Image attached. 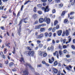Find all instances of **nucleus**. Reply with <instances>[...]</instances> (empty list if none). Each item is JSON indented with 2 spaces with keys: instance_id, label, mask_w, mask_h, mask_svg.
<instances>
[{
  "instance_id": "12",
  "label": "nucleus",
  "mask_w": 75,
  "mask_h": 75,
  "mask_svg": "<svg viewBox=\"0 0 75 75\" xmlns=\"http://www.w3.org/2000/svg\"><path fill=\"white\" fill-rule=\"evenodd\" d=\"M51 50V51H53L54 50V47L51 46V47H49L47 48V50L48 51H50Z\"/></svg>"
},
{
  "instance_id": "7",
  "label": "nucleus",
  "mask_w": 75,
  "mask_h": 75,
  "mask_svg": "<svg viewBox=\"0 0 75 75\" xmlns=\"http://www.w3.org/2000/svg\"><path fill=\"white\" fill-rule=\"evenodd\" d=\"M54 61V58L53 57H52V59H49V62L50 64H52Z\"/></svg>"
},
{
  "instance_id": "32",
  "label": "nucleus",
  "mask_w": 75,
  "mask_h": 75,
  "mask_svg": "<svg viewBox=\"0 0 75 75\" xmlns=\"http://www.w3.org/2000/svg\"><path fill=\"white\" fill-rule=\"evenodd\" d=\"M28 53H29V52L26 51L25 52V54H26V55H29V54H28Z\"/></svg>"
},
{
  "instance_id": "59",
  "label": "nucleus",
  "mask_w": 75,
  "mask_h": 75,
  "mask_svg": "<svg viewBox=\"0 0 75 75\" xmlns=\"http://www.w3.org/2000/svg\"><path fill=\"white\" fill-rule=\"evenodd\" d=\"M52 44H55V40H52Z\"/></svg>"
},
{
  "instance_id": "54",
  "label": "nucleus",
  "mask_w": 75,
  "mask_h": 75,
  "mask_svg": "<svg viewBox=\"0 0 75 75\" xmlns=\"http://www.w3.org/2000/svg\"><path fill=\"white\" fill-rule=\"evenodd\" d=\"M42 63L43 64H46V62L44 61H42Z\"/></svg>"
},
{
  "instance_id": "9",
  "label": "nucleus",
  "mask_w": 75,
  "mask_h": 75,
  "mask_svg": "<svg viewBox=\"0 0 75 75\" xmlns=\"http://www.w3.org/2000/svg\"><path fill=\"white\" fill-rule=\"evenodd\" d=\"M62 33V30H58L57 32V34L58 36H61V35Z\"/></svg>"
},
{
  "instance_id": "39",
  "label": "nucleus",
  "mask_w": 75,
  "mask_h": 75,
  "mask_svg": "<svg viewBox=\"0 0 75 75\" xmlns=\"http://www.w3.org/2000/svg\"><path fill=\"white\" fill-rule=\"evenodd\" d=\"M23 21V20H21L20 22V23L19 24V25H20L19 27H20V26H21V24L22 23V21Z\"/></svg>"
},
{
  "instance_id": "26",
  "label": "nucleus",
  "mask_w": 75,
  "mask_h": 75,
  "mask_svg": "<svg viewBox=\"0 0 75 75\" xmlns=\"http://www.w3.org/2000/svg\"><path fill=\"white\" fill-rule=\"evenodd\" d=\"M43 55V57H47V53L45 52Z\"/></svg>"
},
{
  "instance_id": "52",
  "label": "nucleus",
  "mask_w": 75,
  "mask_h": 75,
  "mask_svg": "<svg viewBox=\"0 0 75 75\" xmlns=\"http://www.w3.org/2000/svg\"><path fill=\"white\" fill-rule=\"evenodd\" d=\"M13 71H17V68H15L12 70Z\"/></svg>"
},
{
  "instance_id": "62",
  "label": "nucleus",
  "mask_w": 75,
  "mask_h": 75,
  "mask_svg": "<svg viewBox=\"0 0 75 75\" xmlns=\"http://www.w3.org/2000/svg\"><path fill=\"white\" fill-rule=\"evenodd\" d=\"M63 52L64 54H65L66 52H67V50H64L63 51Z\"/></svg>"
},
{
  "instance_id": "22",
  "label": "nucleus",
  "mask_w": 75,
  "mask_h": 75,
  "mask_svg": "<svg viewBox=\"0 0 75 75\" xmlns=\"http://www.w3.org/2000/svg\"><path fill=\"white\" fill-rule=\"evenodd\" d=\"M62 52H63L61 50H59V55L60 56H61V55H62Z\"/></svg>"
},
{
  "instance_id": "45",
  "label": "nucleus",
  "mask_w": 75,
  "mask_h": 75,
  "mask_svg": "<svg viewBox=\"0 0 75 75\" xmlns=\"http://www.w3.org/2000/svg\"><path fill=\"white\" fill-rule=\"evenodd\" d=\"M16 52V50H15V47H13V51L12 52V53L13 54H15V52Z\"/></svg>"
},
{
  "instance_id": "15",
  "label": "nucleus",
  "mask_w": 75,
  "mask_h": 75,
  "mask_svg": "<svg viewBox=\"0 0 75 75\" xmlns=\"http://www.w3.org/2000/svg\"><path fill=\"white\" fill-rule=\"evenodd\" d=\"M28 21V19L27 18H26L25 19H22V21L23 22L25 23H27V21Z\"/></svg>"
},
{
  "instance_id": "49",
  "label": "nucleus",
  "mask_w": 75,
  "mask_h": 75,
  "mask_svg": "<svg viewBox=\"0 0 75 75\" xmlns=\"http://www.w3.org/2000/svg\"><path fill=\"white\" fill-rule=\"evenodd\" d=\"M59 49H60V50H62V46H61L60 45H59Z\"/></svg>"
},
{
  "instance_id": "23",
  "label": "nucleus",
  "mask_w": 75,
  "mask_h": 75,
  "mask_svg": "<svg viewBox=\"0 0 75 75\" xmlns=\"http://www.w3.org/2000/svg\"><path fill=\"white\" fill-rule=\"evenodd\" d=\"M40 31L42 32V31H45V28H40Z\"/></svg>"
},
{
  "instance_id": "10",
  "label": "nucleus",
  "mask_w": 75,
  "mask_h": 75,
  "mask_svg": "<svg viewBox=\"0 0 75 75\" xmlns=\"http://www.w3.org/2000/svg\"><path fill=\"white\" fill-rule=\"evenodd\" d=\"M53 71L54 72V73H55V74H57V73L58 72V70L54 68L53 69Z\"/></svg>"
},
{
  "instance_id": "56",
  "label": "nucleus",
  "mask_w": 75,
  "mask_h": 75,
  "mask_svg": "<svg viewBox=\"0 0 75 75\" xmlns=\"http://www.w3.org/2000/svg\"><path fill=\"white\" fill-rule=\"evenodd\" d=\"M67 46L65 45H64L63 47V48H64V49L66 48H67Z\"/></svg>"
},
{
  "instance_id": "55",
  "label": "nucleus",
  "mask_w": 75,
  "mask_h": 75,
  "mask_svg": "<svg viewBox=\"0 0 75 75\" xmlns=\"http://www.w3.org/2000/svg\"><path fill=\"white\" fill-rule=\"evenodd\" d=\"M71 47L73 49V50H74V49H75V46H74V45H72Z\"/></svg>"
},
{
  "instance_id": "48",
  "label": "nucleus",
  "mask_w": 75,
  "mask_h": 75,
  "mask_svg": "<svg viewBox=\"0 0 75 75\" xmlns=\"http://www.w3.org/2000/svg\"><path fill=\"white\" fill-rule=\"evenodd\" d=\"M2 18H7V15H5L4 16H2Z\"/></svg>"
},
{
  "instance_id": "31",
  "label": "nucleus",
  "mask_w": 75,
  "mask_h": 75,
  "mask_svg": "<svg viewBox=\"0 0 75 75\" xmlns=\"http://www.w3.org/2000/svg\"><path fill=\"white\" fill-rule=\"evenodd\" d=\"M33 11L35 12H37V7H34L33 9Z\"/></svg>"
},
{
  "instance_id": "16",
  "label": "nucleus",
  "mask_w": 75,
  "mask_h": 75,
  "mask_svg": "<svg viewBox=\"0 0 75 75\" xmlns=\"http://www.w3.org/2000/svg\"><path fill=\"white\" fill-rule=\"evenodd\" d=\"M21 31V26H20V28H19V29L18 31V35L20 36V32Z\"/></svg>"
},
{
  "instance_id": "41",
  "label": "nucleus",
  "mask_w": 75,
  "mask_h": 75,
  "mask_svg": "<svg viewBox=\"0 0 75 75\" xmlns=\"http://www.w3.org/2000/svg\"><path fill=\"white\" fill-rule=\"evenodd\" d=\"M42 46H43V45L42 44H40L39 45V47L40 48H41V47H42Z\"/></svg>"
},
{
  "instance_id": "40",
  "label": "nucleus",
  "mask_w": 75,
  "mask_h": 75,
  "mask_svg": "<svg viewBox=\"0 0 75 75\" xmlns=\"http://www.w3.org/2000/svg\"><path fill=\"white\" fill-rule=\"evenodd\" d=\"M1 29L2 30H5V28L3 26H1Z\"/></svg>"
},
{
  "instance_id": "8",
  "label": "nucleus",
  "mask_w": 75,
  "mask_h": 75,
  "mask_svg": "<svg viewBox=\"0 0 75 75\" xmlns=\"http://www.w3.org/2000/svg\"><path fill=\"white\" fill-rule=\"evenodd\" d=\"M68 30H67L66 31V36H68V35H69V31H71V29L69 28L68 29Z\"/></svg>"
},
{
  "instance_id": "51",
  "label": "nucleus",
  "mask_w": 75,
  "mask_h": 75,
  "mask_svg": "<svg viewBox=\"0 0 75 75\" xmlns=\"http://www.w3.org/2000/svg\"><path fill=\"white\" fill-rule=\"evenodd\" d=\"M59 28V25H57L56 26V29H58Z\"/></svg>"
},
{
  "instance_id": "30",
  "label": "nucleus",
  "mask_w": 75,
  "mask_h": 75,
  "mask_svg": "<svg viewBox=\"0 0 75 75\" xmlns=\"http://www.w3.org/2000/svg\"><path fill=\"white\" fill-rule=\"evenodd\" d=\"M37 15L36 14H34L33 15V17L34 18H37Z\"/></svg>"
},
{
  "instance_id": "2",
  "label": "nucleus",
  "mask_w": 75,
  "mask_h": 75,
  "mask_svg": "<svg viewBox=\"0 0 75 75\" xmlns=\"http://www.w3.org/2000/svg\"><path fill=\"white\" fill-rule=\"evenodd\" d=\"M45 22H46L47 24H50V19L48 18L47 17H45L44 18Z\"/></svg>"
},
{
  "instance_id": "33",
  "label": "nucleus",
  "mask_w": 75,
  "mask_h": 75,
  "mask_svg": "<svg viewBox=\"0 0 75 75\" xmlns=\"http://www.w3.org/2000/svg\"><path fill=\"white\" fill-rule=\"evenodd\" d=\"M64 22L65 23H66L67 24H68V20L67 19H65L64 21Z\"/></svg>"
},
{
  "instance_id": "13",
  "label": "nucleus",
  "mask_w": 75,
  "mask_h": 75,
  "mask_svg": "<svg viewBox=\"0 0 75 75\" xmlns=\"http://www.w3.org/2000/svg\"><path fill=\"white\" fill-rule=\"evenodd\" d=\"M36 37L37 38H41L42 37H43V34H41L40 35H37Z\"/></svg>"
},
{
  "instance_id": "42",
  "label": "nucleus",
  "mask_w": 75,
  "mask_h": 75,
  "mask_svg": "<svg viewBox=\"0 0 75 75\" xmlns=\"http://www.w3.org/2000/svg\"><path fill=\"white\" fill-rule=\"evenodd\" d=\"M44 34H45V35L46 37H47L48 36V34L47 32H46V33H45Z\"/></svg>"
},
{
  "instance_id": "18",
  "label": "nucleus",
  "mask_w": 75,
  "mask_h": 75,
  "mask_svg": "<svg viewBox=\"0 0 75 75\" xmlns=\"http://www.w3.org/2000/svg\"><path fill=\"white\" fill-rule=\"evenodd\" d=\"M58 24V21L56 20L54 22V25H57Z\"/></svg>"
},
{
  "instance_id": "21",
  "label": "nucleus",
  "mask_w": 75,
  "mask_h": 75,
  "mask_svg": "<svg viewBox=\"0 0 75 75\" xmlns=\"http://www.w3.org/2000/svg\"><path fill=\"white\" fill-rule=\"evenodd\" d=\"M58 64V62L57 61H55L54 62V67H55L56 66H57V65Z\"/></svg>"
},
{
  "instance_id": "27",
  "label": "nucleus",
  "mask_w": 75,
  "mask_h": 75,
  "mask_svg": "<svg viewBox=\"0 0 75 75\" xmlns=\"http://www.w3.org/2000/svg\"><path fill=\"white\" fill-rule=\"evenodd\" d=\"M29 2H31V1L28 0L27 1H26L25 3L24 4V5H25V4H27L28 3H29Z\"/></svg>"
},
{
  "instance_id": "34",
  "label": "nucleus",
  "mask_w": 75,
  "mask_h": 75,
  "mask_svg": "<svg viewBox=\"0 0 75 75\" xmlns=\"http://www.w3.org/2000/svg\"><path fill=\"white\" fill-rule=\"evenodd\" d=\"M4 6H3L2 7V6H1L0 7V10H3V8H4Z\"/></svg>"
},
{
  "instance_id": "17",
  "label": "nucleus",
  "mask_w": 75,
  "mask_h": 75,
  "mask_svg": "<svg viewBox=\"0 0 75 75\" xmlns=\"http://www.w3.org/2000/svg\"><path fill=\"white\" fill-rule=\"evenodd\" d=\"M41 28V25H39L38 26H36L35 28V29H36L37 30V29H40V28Z\"/></svg>"
},
{
  "instance_id": "61",
  "label": "nucleus",
  "mask_w": 75,
  "mask_h": 75,
  "mask_svg": "<svg viewBox=\"0 0 75 75\" xmlns=\"http://www.w3.org/2000/svg\"><path fill=\"white\" fill-rule=\"evenodd\" d=\"M41 1H42V2H46L47 1V0H41Z\"/></svg>"
},
{
  "instance_id": "6",
  "label": "nucleus",
  "mask_w": 75,
  "mask_h": 75,
  "mask_svg": "<svg viewBox=\"0 0 75 75\" xmlns=\"http://www.w3.org/2000/svg\"><path fill=\"white\" fill-rule=\"evenodd\" d=\"M23 75H28V70L26 69L23 71Z\"/></svg>"
},
{
  "instance_id": "3",
  "label": "nucleus",
  "mask_w": 75,
  "mask_h": 75,
  "mask_svg": "<svg viewBox=\"0 0 75 75\" xmlns=\"http://www.w3.org/2000/svg\"><path fill=\"white\" fill-rule=\"evenodd\" d=\"M72 66L71 65H69L68 66H67L66 67V68L67 69L68 71H71V69H72Z\"/></svg>"
},
{
  "instance_id": "5",
  "label": "nucleus",
  "mask_w": 75,
  "mask_h": 75,
  "mask_svg": "<svg viewBox=\"0 0 75 75\" xmlns=\"http://www.w3.org/2000/svg\"><path fill=\"white\" fill-rule=\"evenodd\" d=\"M56 56L57 58L59 59V54L58 53V52L57 51H56L55 52L53 53V55L54 56Z\"/></svg>"
},
{
  "instance_id": "50",
  "label": "nucleus",
  "mask_w": 75,
  "mask_h": 75,
  "mask_svg": "<svg viewBox=\"0 0 75 75\" xmlns=\"http://www.w3.org/2000/svg\"><path fill=\"white\" fill-rule=\"evenodd\" d=\"M56 11H55V9H53L52 10V13H55Z\"/></svg>"
},
{
  "instance_id": "19",
  "label": "nucleus",
  "mask_w": 75,
  "mask_h": 75,
  "mask_svg": "<svg viewBox=\"0 0 75 75\" xmlns=\"http://www.w3.org/2000/svg\"><path fill=\"white\" fill-rule=\"evenodd\" d=\"M44 54V52H41V51H40L39 52V55H40V56H42V55Z\"/></svg>"
},
{
  "instance_id": "47",
  "label": "nucleus",
  "mask_w": 75,
  "mask_h": 75,
  "mask_svg": "<svg viewBox=\"0 0 75 75\" xmlns=\"http://www.w3.org/2000/svg\"><path fill=\"white\" fill-rule=\"evenodd\" d=\"M48 35L50 37H51V35H52V33L51 32H50L49 34Z\"/></svg>"
},
{
  "instance_id": "4",
  "label": "nucleus",
  "mask_w": 75,
  "mask_h": 75,
  "mask_svg": "<svg viewBox=\"0 0 75 75\" xmlns=\"http://www.w3.org/2000/svg\"><path fill=\"white\" fill-rule=\"evenodd\" d=\"M34 51H32L29 52V55L31 57V56H34Z\"/></svg>"
},
{
  "instance_id": "60",
  "label": "nucleus",
  "mask_w": 75,
  "mask_h": 75,
  "mask_svg": "<svg viewBox=\"0 0 75 75\" xmlns=\"http://www.w3.org/2000/svg\"><path fill=\"white\" fill-rule=\"evenodd\" d=\"M5 64H8V62L7 61L5 62Z\"/></svg>"
},
{
  "instance_id": "20",
  "label": "nucleus",
  "mask_w": 75,
  "mask_h": 75,
  "mask_svg": "<svg viewBox=\"0 0 75 75\" xmlns=\"http://www.w3.org/2000/svg\"><path fill=\"white\" fill-rule=\"evenodd\" d=\"M20 61V62H24V58H23V57L21 58Z\"/></svg>"
},
{
  "instance_id": "44",
  "label": "nucleus",
  "mask_w": 75,
  "mask_h": 75,
  "mask_svg": "<svg viewBox=\"0 0 75 75\" xmlns=\"http://www.w3.org/2000/svg\"><path fill=\"white\" fill-rule=\"evenodd\" d=\"M59 7H63V5L62 4H59Z\"/></svg>"
},
{
  "instance_id": "43",
  "label": "nucleus",
  "mask_w": 75,
  "mask_h": 75,
  "mask_svg": "<svg viewBox=\"0 0 75 75\" xmlns=\"http://www.w3.org/2000/svg\"><path fill=\"white\" fill-rule=\"evenodd\" d=\"M56 28H54L52 30V31L53 32H55V30H56Z\"/></svg>"
},
{
  "instance_id": "1",
  "label": "nucleus",
  "mask_w": 75,
  "mask_h": 75,
  "mask_svg": "<svg viewBox=\"0 0 75 75\" xmlns=\"http://www.w3.org/2000/svg\"><path fill=\"white\" fill-rule=\"evenodd\" d=\"M41 9L43 11H44V12L45 13L46 12H48L50 11V8H49V6H47L45 7H42L41 8Z\"/></svg>"
},
{
  "instance_id": "24",
  "label": "nucleus",
  "mask_w": 75,
  "mask_h": 75,
  "mask_svg": "<svg viewBox=\"0 0 75 75\" xmlns=\"http://www.w3.org/2000/svg\"><path fill=\"white\" fill-rule=\"evenodd\" d=\"M14 65V63L13 62H11L9 64V67H12Z\"/></svg>"
},
{
  "instance_id": "64",
  "label": "nucleus",
  "mask_w": 75,
  "mask_h": 75,
  "mask_svg": "<svg viewBox=\"0 0 75 75\" xmlns=\"http://www.w3.org/2000/svg\"><path fill=\"white\" fill-rule=\"evenodd\" d=\"M56 1L57 3H59V2H60V0H56Z\"/></svg>"
},
{
  "instance_id": "53",
  "label": "nucleus",
  "mask_w": 75,
  "mask_h": 75,
  "mask_svg": "<svg viewBox=\"0 0 75 75\" xmlns=\"http://www.w3.org/2000/svg\"><path fill=\"white\" fill-rule=\"evenodd\" d=\"M2 55H1V56L2 58L4 59L5 58V56L4 55L3 53H2Z\"/></svg>"
},
{
  "instance_id": "14",
  "label": "nucleus",
  "mask_w": 75,
  "mask_h": 75,
  "mask_svg": "<svg viewBox=\"0 0 75 75\" xmlns=\"http://www.w3.org/2000/svg\"><path fill=\"white\" fill-rule=\"evenodd\" d=\"M44 21V18H40L39 20V22L40 23H42Z\"/></svg>"
},
{
  "instance_id": "58",
  "label": "nucleus",
  "mask_w": 75,
  "mask_h": 75,
  "mask_svg": "<svg viewBox=\"0 0 75 75\" xmlns=\"http://www.w3.org/2000/svg\"><path fill=\"white\" fill-rule=\"evenodd\" d=\"M66 57L67 58H69V57H70V56L69 55V54L67 55H66Z\"/></svg>"
},
{
  "instance_id": "35",
  "label": "nucleus",
  "mask_w": 75,
  "mask_h": 75,
  "mask_svg": "<svg viewBox=\"0 0 75 75\" xmlns=\"http://www.w3.org/2000/svg\"><path fill=\"white\" fill-rule=\"evenodd\" d=\"M41 41L40 40H38L37 41V42L38 44H40V43H41Z\"/></svg>"
},
{
  "instance_id": "38",
  "label": "nucleus",
  "mask_w": 75,
  "mask_h": 75,
  "mask_svg": "<svg viewBox=\"0 0 75 75\" xmlns=\"http://www.w3.org/2000/svg\"><path fill=\"white\" fill-rule=\"evenodd\" d=\"M65 11H63L62 12V13L61 14V16H64V14H65Z\"/></svg>"
},
{
  "instance_id": "28",
  "label": "nucleus",
  "mask_w": 75,
  "mask_h": 75,
  "mask_svg": "<svg viewBox=\"0 0 75 75\" xmlns=\"http://www.w3.org/2000/svg\"><path fill=\"white\" fill-rule=\"evenodd\" d=\"M68 38L69 39V42H71V36H69L68 37Z\"/></svg>"
},
{
  "instance_id": "37",
  "label": "nucleus",
  "mask_w": 75,
  "mask_h": 75,
  "mask_svg": "<svg viewBox=\"0 0 75 75\" xmlns=\"http://www.w3.org/2000/svg\"><path fill=\"white\" fill-rule=\"evenodd\" d=\"M26 48L29 51H31V50H32V49H31L30 47H27Z\"/></svg>"
},
{
  "instance_id": "46",
  "label": "nucleus",
  "mask_w": 75,
  "mask_h": 75,
  "mask_svg": "<svg viewBox=\"0 0 75 75\" xmlns=\"http://www.w3.org/2000/svg\"><path fill=\"white\" fill-rule=\"evenodd\" d=\"M37 6L38 7H40L42 6V4H39L38 5H37Z\"/></svg>"
},
{
  "instance_id": "29",
  "label": "nucleus",
  "mask_w": 75,
  "mask_h": 75,
  "mask_svg": "<svg viewBox=\"0 0 75 75\" xmlns=\"http://www.w3.org/2000/svg\"><path fill=\"white\" fill-rule=\"evenodd\" d=\"M61 70H59L58 71V73L57 74V75H61Z\"/></svg>"
},
{
  "instance_id": "11",
  "label": "nucleus",
  "mask_w": 75,
  "mask_h": 75,
  "mask_svg": "<svg viewBox=\"0 0 75 75\" xmlns=\"http://www.w3.org/2000/svg\"><path fill=\"white\" fill-rule=\"evenodd\" d=\"M25 65L26 67H27V66H28L29 68H31L32 69H34V68H33V67H32V66H31L30 64H28L27 63H26Z\"/></svg>"
},
{
  "instance_id": "25",
  "label": "nucleus",
  "mask_w": 75,
  "mask_h": 75,
  "mask_svg": "<svg viewBox=\"0 0 75 75\" xmlns=\"http://www.w3.org/2000/svg\"><path fill=\"white\" fill-rule=\"evenodd\" d=\"M66 34V32H65V31H63L62 36V37H64L65 35V34Z\"/></svg>"
},
{
  "instance_id": "63",
  "label": "nucleus",
  "mask_w": 75,
  "mask_h": 75,
  "mask_svg": "<svg viewBox=\"0 0 75 75\" xmlns=\"http://www.w3.org/2000/svg\"><path fill=\"white\" fill-rule=\"evenodd\" d=\"M56 42L57 43H59V40H57L56 41Z\"/></svg>"
},
{
  "instance_id": "57",
  "label": "nucleus",
  "mask_w": 75,
  "mask_h": 75,
  "mask_svg": "<svg viewBox=\"0 0 75 75\" xmlns=\"http://www.w3.org/2000/svg\"><path fill=\"white\" fill-rule=\"evenodd\" d=\"M74 12H71L70 13V15H72L73 14H74Z\"/></svg>"
},
{
  "instance_id": "36",
  "label": "nucleus",
  "mask_w": 75,
  "mask_h": 75,
  "mask_svg": "<svg viewBox=\"0 0 75 75\" xmlns=\"http://www.w3.org/2000/svg\"><path fill=\"white\" fill-rule=\"evenodd\" d=\"M38 13L39 14H42V11H39L38 12Z\"/></svg>"
}]
</instances>
